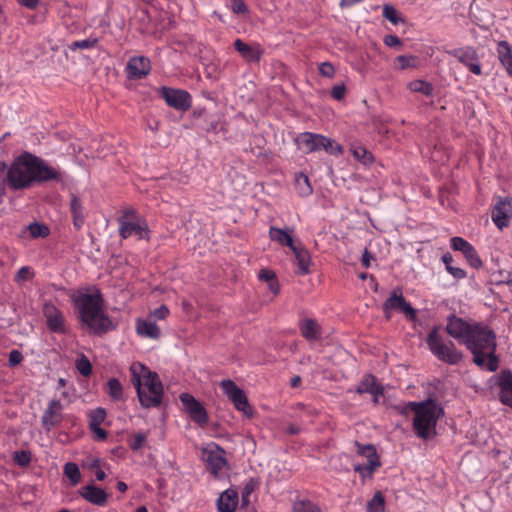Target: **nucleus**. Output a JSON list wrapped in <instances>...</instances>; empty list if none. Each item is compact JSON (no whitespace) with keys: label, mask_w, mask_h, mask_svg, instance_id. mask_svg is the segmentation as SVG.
I'll return each instance as SVG.
<instances>
[{"label":"nucleus","mask_w":512,"mask_h":512,"mask_svg":"<svg viewBox=\"0 0 512 512\" xmlns=\"http://www.w3.org/2000/svg\"><path fill=\"white\" fill-rule=\"evenodd\" d=\"M119 222V234L123 239L130 237L133 233L138 234L140 239H150V230L146 221L138 220L137 222H131L126 219H118Z\"/></svg>","instance_id":"obj_13"},{"label":"nucleus","mask_w":512,"mask_h":512,"mask_svg":"<svg viewBox=\"0 0 512 512\" xmlns=\"http://www.w3.org/2000/svg\"><path fill=\"white\" fill-rule=\"evenodd\" d=\"M64 474L70 480L72 485H76L80 482L81 474L77 464L68 462L64 466Z\"/></svg>","instance_id":"obj_39"},{"label":"nucleus","mask_w":512,"mask_h":512,"mask_svg":"<svg viewBox=\"0 0 512 512\" xmlns=\"http://www.w3.org/2000/svg\"><path fill=\"white\" fill-rule=\"evenodd\" d=\"M355 446L357 448L356 452L359 456L367 459V463L371 462H381L380 456L377 453V450L372 444H361L358 441H355Z\"/></svg>","instance_id":"obj_33"},{"label":"nucleus","mask_w":512,"mask_h":512,"mask_svg":"<svg viewBox=\"0 0 512 512\" xmlns=\"http://www.w3.org/2000/svg\"><path fill=\"white\" fill-rule=\"evenodd\" d=\"M472 328L473 325L465 322L461 318L454 315L448 317L446 331L451 337L459 340L461 343H464V340L468 338Z\"/></svg>","instance_id":"obj_17"},{"label":"nucleus","mask_w":512,"mask_h":512,"mask_svg":"<svg viewBox=\"0 0 512 512\" xmlns=\"http://www.w3.org/2000/svg\"><path fill=\"white\" fill-rule=\"evenodd\" d=\"M28 230L33 238H45L49 235V228L46 225L40 224L38 222L31 223L28 226Z\"/></svg>","instance_id":"obj_45"},{"label":"nucleus","mask_w":512,"mask_h":512,"mask_svg":"<svg viewBox=\"0 0 512 512\" xmlns=\"http://www.w3.org/2000/svg\"><path fill=\"white\" fill-rule=\"evenodd\" d=\"M220 387L227 398L233 403L236 410L242 412L247 418L254 416V410L249 404L245 392L234 381L224 379L220 382Z\"/></svg>","instance_id":"obj_7"},{"label":"nucleus","mask_w":512,"mask_h":512,"mask_svg":"<svg viewBox=\"0 0 512 512\" xmlns=\"http://www.w3.org/2000/svg\"><path fill=\"white\" fill-rule=\"evenodd\" d=\"M408 406L414 412L413 429L422 439H431L436 435V425L443 415V408L435 400L410 402Z\"/></svg>","instance_id":"obj_4"},{"label":"nucleus","mask_w":512,"mask_h":512,"mask_svg":"<svg viewBox=\"0 0 512 512\" xmlns=\"http://www.w3.org/2000/svg\"><path fill=\"white\" fill-rule=\"evenodd\" d=\"M292 512H321V510L309 500H299L294 502Z\"/></svg>","instance_id":"obj_41"},{"label":"nucleus","mask_w":512,"mask_h":512,"mask_svg":"<svg viewBox=\"0 0 512 512\" xmlns=\"http://www.w3.org/2000/svg\"><path fill=\"white\" fill-rule=\"evenodd\" d=\"M43 314L46 318L47 327L54 333H65V318L63 313L53 304H45Z\"/></svg>","instance_id":"obj_16"},{"label":"nucleus","mask_w":512,"mask_h":512,"mask_svg":"<svg viewBox=\"0 0 512 512\" xmlns=\"http://www.w3.org/2000/svg\"><path fill=\"white\" fill-rule=\"evenodd\" d=\"M89 426L100 425L106 418V411L104 408H97L89 412Z\"/></svg>","instance_id":"obj_46"},{"label":"nucleus","mask_w":512,"mask_h":512,"mask_svg":"<svg viewBox=\"0 0 512 512\" xmlns=\"http://www.w3.org/2000/svg\"><path fill=\"white\" fill-rule=\"evenodd\" d=\"M169 314V309L166 305H161L160 307L156 308L153 311L154 317L157 319L163 320L165 319Z\"/></svg>","instance_id":"obj_60"},{"label":"nucleus","mask_w":512,"mask_h":512,"mask_svg":"<svg viewBox=\"0 0 512 512\" xmlns=\"http://www.w3.org/2000/svg\"><path fill=\"white\" fill-rule=\"evenodd\" d=\"M447 271L456 279H462L466 276V272L458 267L448 266Z\"/></svg>","instance_id":"obj_62"},{"label":"nucleus","mask_w":512,"mask_h":512,"mask_svg":"<svg viewBox=\"0 0 512 512\" xmlns=\"http://www.w3.org/2000/svg\"><path fill=\"white\" fill-rule=\"evenodd\" d=\"M345 92H346V87L344 84L335 85L332 88L331 96L335 100L341 101L345 96Z\"/></svg>","instance_id":"obj_55"},{"label":"nucleus","mask_w":512,"mask_h":512,"mask_svg":"<svg viewBox=\"0 0 512 512\" xmlns=\"http://www.w3.org/2000/svg\"><path fill=\"white\" fill-rule=\"evenodd\" d=\"M13 459L19 466L26 467L31 461V453L25 450L15 451Z\"/></svg>","instance_id":"obj_48"},{"label":"nucleus","mask_w":512,"mask_h":512,"mask_svg":"<svg viewBox=\"0 0 512 512\" xmlns=\"http://www.w3.org/2000/svg\"><path fill=\"white\" fill-rule=\"evenodd\" d=\"M161 95L170 107L177 110L186 111L191 106V96L184 90L163 87Z\"/></svg>","instance_id":"obj_11"},{"label":"nucleus","mask_w":512,"mask_h":512,"mask_svg":"<svg viewBox=\"0 0 512 512\" xmlns=\"http://www.w3.org/2000/svg\"><path fill=\"white\" fill-rule=\"evenodd\" d=\"M300 142L307 153L322 150L323 143H329L328 138L320 134L303 133L300 136Z\"/></svg>","instance_id":"obj_26"},{"label":"nucleus","mask_w":512,"mask_h":512,"mask_svg":"<svg viewBox=\"0 0 512 512\" xmlns=\"http://www.w3.org/2000/svg\"><path fill=\"white\" fill-rule=\"evenodd\" d=\"M499 58L506 70L512 75V50L508 42L500 41L498 44Z\"/></svg>","instance_id":"obj_34"},{"label":"nucleus","mask_w":512,"mask_h":512,"mask_svg":"<svg viewBox=\"0 0 512 512\" xmlns=\"http://www.w3.org/2000/svg\"><path fill=\"white\" fill-rule=\"evenodd\" d=\"M70 211L73 217V226L79 230L85 222L83 207L80 199L76 195L71 196Z\"/></svg>","instance_id":"obj_30"},{"label":"nucleus","mask_w":512,"mask_h":512,"mask_svg":"<svg viewBox=\"0 0 512 512\" xmlns=\"http://www.w3.org/2000/svg\"><path fill=\"white\" fill-rule=\"evenodd\" d=\"M427 344L430 351L441 361L455 365L458 364L463 355L458 351L454 344L449 341L445 343L442 337L438 333V328L434 327L427 337Z\"/></svg>","instance_id":"obj_6"},{"label":"nucleus","mask_w":512,"mask_h":512,"mask_svg":"<svg viewBox=\"0 0 512 512\" xmlns=\"http://www.w3.org/2000/svg\"><path fill=\"white\" fill-rule=\"evenodd\" d=\"M451 247L455 251H460L465 256L468 263L473 268H480L482 266V261L479 258L474 247L462 237H452L451 238Z\"/></svg>","instance_id":"obj_15"},{"label":"nucleus","mask_w":512,"mask_h":512,"mask_svg":"<svg viewBox=\"0 0 512 512\" xmlns=\"http://www.w3.org/2000/svg\"><path fill=\"white\" fill-rule=\"evenodd\" d=\"M405 301L406 300L399 289L393 290L390 297L383 304V310L385 312L386 318L390 319V310L400 311Z\"/></svg>","instance_id":"obj_29"},{"label":"nucleus","mask_w":512,"mask_h":512,"mask_svg":"<svg viewBox=\"0 0 512 512\" xmlns=\"http://www.w3.org/2000/svg\"><path fill=\"white\" fill-rule=\"evenodd\" d=\"M356 392L358 394L370 393L373 396H380L383 395L384 388L376 382V378L373 375L367 374L358 384Z\"/></svg>","instance_id":"obj_27"},{"label":"nucleus","mask_w":512,"mask_h":512,"mask_svg":"<svg viewBox=\"0 0 512 512\" xmlns=\"http://www.w3.org/2000/svg\"><path fill=\"white\" fill-rule=\"evenodd\" d=\"M108 394L113 400H121L123 397V387L117 378H111L108 383Z\"/></svg>","instance_id":"obj_40"},{"label":"nucleus","mask_w":512,"mask_h":512,"mask_svg":"<svg viewBox=\"0 0 512 512\" xmlns=\"http://www.w3.org/2000/svg\"><path fill=\"white\" fill-rule=\"evenodd\" d=\"M493 279L496 284H504L508 286L510 291L512 292V272L506 271V270H499L498 272H495L492 274Z\"/></svg>","instance_id":"obj_42"},{"label":"nucleus","mask_w":512,"mask_h":512,"mask_svg":"<svg viewBox=\"0 0 512 512\" xmlns=\"http://www.w3.org/2000/svg\"><path fill=\"white\" fill-rule=\"evenodd\" d=\"M291 250L296 259L298 273L303 276L308 275L311 272L310 266L312 264L310 252L303 246H295Z\"/></svg>","instance_id":"obj_24"},{"label":"nucleus","mask_w":512,"mask_h":512,"mask_svg":"<svg viewBox=\"0 0 512 512\" xmlns=\"http://www.w3.org/2000/svg\"><path fill=\"white\" fill-rule=\"evenodd\" d=\"M351 152L355 159L361 161L365 165L371 164L374 161L372 153L363 146L352 147Z\"/></svg>","instance_id":"obj_38"},{"label":"nucleus","mask_w":512,"mask_h":512,"mask_svg":"<svg viewBox=\"0 0 512 512\" xmlns=\"http://www.w3.org/2000/svg\"><path fill=\"white\" fill-rule=\"evenodd\" d=\"M453 56L456 57L459 62L467 66L475 75L481 74V66L478 62V55L473 48L467 47L464 49H457L453 52Z\"/></svg>","instance_id":"obj_18"},{"label":"nucleus","mask_w":512,"mask_h":512,"mask_svg":"<svg viewBox=\"0 0 512 512\" xmlns=\"http://www.w3.org/2000/svg\"><path fill=\"white\" fill-rule=\"evenodd\" d=\"M328 142V144L323 143L324 146H322V149L325 150L327 153L332 155H338L343 152L341 145H339L335 140L328 138Z\"/></svg>","instance_id":"obj_51"},{"label":"nucleus","mask_w":512,"mask_h":512,"mask_svg":"<svg viewBox=\"0 0 512 512\" xmlns=\"http://www.w3.org/2000/svg\"><path fill=\"white\" fill-rule=\"evenodd\" d=\"M61 410L62 405L59 400L54 399L49 403V406L42 417V424L47 430L60 422Z\"/></svg>","instance_id":"obj_22"},{"label":"nucleus","mask_w":512,"mask_h":512,"mask_svg":"<svg viewBox=\"0 0 512 512\" xmlns=\"http://www.w3.org/2000/svg\"><path fill=\"white\" fill-rule=\"evenodd\" d=\"M231 9L235 14H245L248 12L247 5L243 0H231Z\"/></svg>","instance_id":"obj_54"},{"label":"nucleus","mask_w":512,"mask_h":512,"mask_svg":"<svg viewBox=\"0 0 512 512\" xmlns=\"http://www.w3.org/2000/svg\"><path fill=\"white\" fill-rule=\"evenodd\" d=\"M300 333L308 341H316L321 338V326L312 318H306L299 324Z\"/></svg>","instance_id":"obj_25"},{"label":"nucleus","mask_w":512,"mask_h":512,"mask_svg":"<svg viewBox=\"0 0 512 512\" xmlns=\"http://www.w3.org/2000/svg\"><path fill=\"white\" fill-rule=\"evenodd\" d=\"M512 218V197L499 199L492 210V220L495 225L502 230L509 225Z\"/></svg>","instance_id":"obj_12"},{"label":"nucleus","mask_w":512,"mask_h":512,"mask_svg":"<svg viewBox=\"0 0 512 512\" xmlns=\"http://www.w3.org/2000/svg\"><path fill=\"white\" fill-rule=\"evenodd\" d=\"M33 178L34 182L42 183L48 181L61 182L62 174L54 167L45 163L41 158L33 155Z\"/></svg>","instance_id":"obj_10"},{"label":"nucleus","mask_w":512,"mask_h":512,"mask_svg":"<svg viewBox=\"0 0 512 512\" xmlns=\"http://www.w3.org/2000/svg\"><path fill=\"white\" fill-rule=\"evenodd\" d=\"M33 155L25 152L19 156L7 172L8 184L13 189L30 187L34 183Z\"/></svg>","instance_id":"obj_5"},{"label":"nucleus","mask_w":512,"mask_h":512,"mask_svg":"<svg viewBox=\"0 0 512 512\" xmlns=\"http://www.w3.org/2000/svg\"><path fill=\"white\" fill-rule=\"evenodd\" d=\"M89 428L95 434L97 440L104 441L107 438L106 430L102 429L100 425L89 426Z\"/></svg>","instance_id":"obj_59"},{"label":"nucleus","mask_w":512,"mask_h":512,"mask_svg":"<svg viewBox=\"0 0 512 512\" xmlns=\"http://www.w3.org/2000/svg\"><path fill=\"white\" fill-rule=\"evenodd\" d=\"M384 43L389 47L401 46V40L395 35H386L384 37Z\"/></svg>","instance_id":"obj_61"},{"label":"nucleus","mask_w":512,"mask_h":512,"mask_svg":"<svg viewBox=\"0 0 512 512\" xmlns=\"http://www.w3.org/2000/svg\"><path fill=\"white\" fill-rule=\"evenodd\" d=\"M400 312L404 313L410 320H415L417 314L416 310L407 301L402 305Z\"/></svg>","instance_id":"obj_57"},{"label":"nucleus","mask_w":512,"mask_h":512,"mask_svg":"<svg viewBox=\"0 0 512 512\" xmlns=\"http://www.w3.org/2000/svg\"><path fill=\"white\" fill-rule=\"evenodd\" d=\"M408 88L413 92L421 93L425 96L432 95L433 86L424 80H414L408 84Z\"/></svg>","instance_id":"obj_37"},{"label":"nucleus","mask_w":512,"mask_h":512,"mask_svg":"<svg viewBox=\"0 0 512 512\" xmlns=\"http://www.w3.org/2000/svg\"><path fill=\"white\" fill-rule=\"evenodd\" d=\"M80 321L95 335H103L115 327L103 311L104 299L99 290L93 294L78 293L71 298Z\"/></svg>","instance_id":"obj_1"},{"label":"nucleus","mask_w":512,"mask_h":512,"mask_svg":"<svg viewBox=\"0 0 512 512\" xmlns=\"http://www.w3.org/2000/svg\"><path fill=\"white\" fill-rule=\"evenodd\" d=\"M292 232V228L284 230L275 226H271L269 229V237L272 241L277 242L279 245L287 246L292 249V247L296 246L291 236Z\"/></svg>","instance_id":"obj_28"},{"label":"nucleus","mask_w":512,"mask_h":512,"mask_svg":"<svg viewBox=\"0 0 512 512\" xmlns=\"http://www.w3.org/2000/svg\"><path fill=\"white\" fill-rule=\"evenodd\" d=\"M464 344L473 354V362L482 369L494 372L498 369L496 356V335L492 329L481 323L473 324Z\"/></svg>","instance_id":"obj_2"},{"label":"nucleus","mask_w":512,"mask_h":512,"mask_svg":"<svg viewBox=\"0 0 512 512\" xmlns=\"http://www.w3.org/2000/svg\"><path fill=\"white\" fill-rule=\"evenodd\" d=\"M79 494L89 503L97 506H104L107 502L108 495L104 489L93 484L83 486L79 490Z\"/></svg>","instance_id":"obj_20"},{"label":"nucleus","mask_w":512,"mask_h":512,"mask_svg":"<svg viewBox=\"0 0 512 512\" xmlns=\"http://www.w3.org/2000/svg\"><path fill=\"white\" fill-rule=\"evenodd\" d=\"M415 58L413 56H404L400 55L396 58V61L399 63V69H406L408 67L413 66L412 61Z\"/></svg>","instance_id":"obj_58"},{"label":"nucleus","mask_w":512,"mask_h":512,"mask_svg":"<svg viewBox=\"0 0 512 512\" xmlns=\"http://www.w3.org/2000/svg\"><path fill=\"white\" fill-rule=\"evenodd\" d=\"M234 48L246 62H259L264 52L259 44L249 45L241 39L235 40Z\"/></svg>","instance_id":"obj_19"},{"label":"nucleus","mask_w":512,"mask_h":512,"mask_svg":"<svg viewBox=\"0 0 512 512\" xmlns=\"http://www.w3.org/2000/svg\"><path fill=\"white\" fill-rule=\"evenodd\" d=\"M381 466V462H371L367 464H356L354 466V471L359 473L362 481L364 482L365 478H372L374 472L377 468Z\"/></svg>","instance_id":"obj_35"},{"label":"nucleus","mask_w":512,"mask_h":512,"mask_svg":"<svg viewBox=\"0 0 512 512\" xmlns=\"http://www.w3.org/2000/svg\"><path fill=\"white\" fill-rule=\"evenodd\" d=\"M383 16L395 25L403 22V20L398 16L396 9L391 5L384 6Z\"/></svg>","instance_id":"obj_49"},{"label":"nucleus","mask_w":512,"mask_h":512,"mask_svg":"<svg viewBox=\"0 0 512 512\" xmlns=\"http://www.w3.org/2000/svg\"><path fill=\"white\" fill-rule=\"evenodd\" d=\"M296 185L301 195L307 196L312 193V187L307 175L300 173L296 177Z\"/></svg>","instance_id":"obj_43"},{"label":"nucleus","mask_w":512,"mask_h":512,"mask_svg":"<svg viewBox=\"0 0 512 512\" xmlns=\"http://www.w3.org/2000/svg\"><path fill=\"white\" fill-rule=\"evenodd\" d=\"M180 400L185 411L195 423L201 427H204L208 423L209 417L205 407L193 395L182 393Z\"/></svg>","instance_id":"obj_9"},{"label":"nucleus","mask_w":512,"mask_h":512,"mask_svg":"<svg viewBox=\"0 0 512 512\" xmlns=\"http://www.w3.org/2000/svg\"><path fill=\"white\" fill-rule=\"evenodd\" d=\"M258 482L255 479H250L244 486L241 496L242 506L247 507L250 503V495L257 488Z\"/></svg>","instance_id":"obj_44"},{"label":"nucleus","mask_w":512,"mask_h":512,"mask_svg":"<svg viewBox=\"0 0 512 512\" xmlns=\"http://www.w3.org/2000/svg\"><path fill=\"white\" fill-rule=\"evenodd\" d=\"M29 277H30V270L28 267L24 266V267L20 268L19 271L17 272L15 280L16 281H26L29 279Z\"/></svg>","instance_id":"obj_63"},{"label":"nucleus","mask_w":512,"mask_h":512,"mask_svg":"<svg viewBox=\"0 0 512 512\" xmlns=\"http://www.w3.org/2000/svg\"><path fill=\"white\" fill-rule=\"evenodd\" d=\"M97 43H98L97 38H89V39H84V40H80V41H75L70 45V49L73 51L76 49H89V48H93L94 46H96Z\"/></svg>","instance_id":"obj_50"},{"label":"nucleus","mask_w":512,"mask_h":512,"mask_svg":"<svg viewBox=\"0 0 512 512\" xmlns=\"http://www.w3.org/2000/svg\"><path fill=\"white\" fill-rule=\"evenodd\" d=\"M238 502V492L230 488L220 494L217 500V509L219 512H235Z\"/></svg>","instance_id":"obj_21"},{"label":"nucleus","mask_w":512,"mask_h":512,"mask_svg":"<svg viewBox=\"0 0 512 512\" xmlns=\"http://www.w3.org/2000/svg\"><path fill=\"white\" fill-rule=\"evenodd\" d=\"M258 279L268 284L269 290L278 295L280 292V284L277 279L276 273L270 269H261L258 273Z\"/></svg>","instance_id":"obj_32"},{"label":"nucleus","mask_w":512,"mask_h":512,"mask_svg":"<svg viewBox=\"0 0 512 512\" xmlns=\"http://www.w3.org/2000/svg\"><path fill=\"white\" fill-rule=\"evenodd\" d=\"M150 70V60L144 56H135L130 58L126 66L128 79H143L150 73Z\"/></svg>","instance_id":"obj_14"},{"label":"nucleus","mask_w":512,"mask_h":512,"mask_svg":"<svg viewBox=\"0 0 512 512\" xmlns=\"http://www.w3.org/2000/svg\"><path fill=\"white\" fill-rule=\"evenodd\" d=\"M130 370L132 372L131 381L137 389L141 405L145 408L160 406L163 386L158 374L138 363L132 364Z\"/></svg>","instance_id":"obj_3"},{"label":"nucleus","mask_w":512,"mask_h":512,"mask_svg":"<svg viewBox=\"0 0 512 512\" xmlns=\"http://www.w3.org/2000/svg\"><path fill=\"white\" fill-rule=\"evenodd\" d=\"M319 73L323 77L333 78L335 76V67L330 62H323L319 66Z\"/></svg>","instance_id":"obj_52"},{"label":"nucleus","mask_w":512,"mask_h":512,"mask_svg":"<svg viewBox=\"0 0 512 512\" xmlns=\"http://www.w3.org/2000/svg\"><path fill=\"white\" fill-rule=\"evenodd\" d=\"M136 331L140 336L158 339L160 337V329L156 323L147 320H138Z\"/></svg>","instance_id":"obj_31"},{"label":"nucleus","mask_w":512,"mask_h":512,"mask_svg":"<svg viewBox=\"0 0 512 512\" xmlns=\"http://www.w3.org/2000/svg\"><path fill=\"white\" fill-rule=\"evenodd\" d=\"M368 512H384L385 498L381 491L375 492L372 499L367 503Z\"/></svg>","instance_id":"obj_36"},{"label":"nucleus","mask_w":512,"mask_h":512,"mask_svg":"<svg viewBox=\"0 0 512 512\" xmlns=\"http://www.w3.org/2000/svg\"><path fill=\"white\" fill-rule=\"evenodd\" d=\"M146 435L144 433H137L134 435L132 441L129 446L133 451H138L143 444L146 442Z\"/></svg>","instance_id":"obj_53"},{"label":"nucleus","mask_w":512,"mask_h":512,"mask_svg":"<svg viewBox=\"0 0 512 512\" xmlns=\"http://www.w3.org/2000/svg\"><path fill=\"white\" fill-rule=\"evenodd\" d=\"M136 216V211L133 209V208H127L123 211V214L121 217H119V219H126V220H130V219H134Z\"/></svg>","instance_id":"obj_64"},{"label":"nucleus","mask_w":512,"mask_h":512,"mask_svg":"<svg viewBox=\"0 0 512 512\" xmlns=\"http://www.w3.org/2000/svg\"><path fill=\"white\" fill-rule=\"evenodd\" d=\"M76 368L82 376H90L92 373V365L85 355H81L76 361Z\"/></svg>","instance_id":"obj_47"},{"label":"nucleus","mask_w":512,"mask_h":512,"mask_svg":"<svg viewBox=\"0 0 512 512\" xmlns=\"http://www.w3.org/2000/svg\"><path fill=\"white\" fill-rule=\"evenodd\" d=\"M500 400L503 404L512 407V372L502 371L499 375Z\"/></svg>","instance_id":"obj_23"},{"label":"nucleus","mask_w":512,"mask_h":512,"mask_svg":"<svg viewBox=\"0 0 512 512\" xmlns=\"http://www.w3.org/2000/svg\"><path fill=\"white\" fill-rule=\"evenodd\" d=\"M225 450L217 444H212L203 449V455L206 457L207 469L215 477L222 476L224 468L228 467V461L225 458Z\"/></svg>","instance_id":"obj_8"},{"label":"nucleus","mask_w":512,"mask_h":512,"mask_svg":"<svg viewBox=\"0 0 512 512\" xmlns=\"http://www.w3.org/2000/svg\"><path fill=\"white\" fill-rule=\"evenodd\" d=\"M23 360L22 353L18 350H12L9 354L8 363L11 367L20 364Z\"/></svg>","instance_id":"obj_56"}]
</instances>
